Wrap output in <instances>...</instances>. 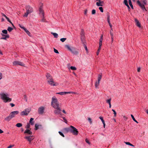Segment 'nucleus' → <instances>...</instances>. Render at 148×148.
Instances as JSON below:
<instances>
[{
	"label": "nucleus",
	"mask_w": 148,
	"mask_h": 148,
	"mask_svg": "<svg viewBox=\"0 0 148 148\" xmlns=\"http://www.w3.org/2000/svg\"><path fill=\"white\" fill-rule=\"evenodd\" d=\"M0 97L5 103L9 102L12 101V99L9 97V94L6 92H2L0 93Z\"/></svg>",
	"instance_id": "nucleus-1"
},
{
	"label": "nucleus",
	"mask_w": 148,
	"mask_h": 148,
	"mask_svg": "<svg viewBox=\"0 0 148 148\" xmlns=\"http://www.w3.org/2000/svg\"><path fill=\"white\" fill-rule=\"evenodd\" d=\"M52 106L55 108H58L59 107V103L56 97L54 96L52 98L51 102Z\"/></svg>",
	"instance_id": "nucleus-2"
},
{
	"label": "nucleus",
	"mask_w": 148,
	"mask_h": 148,
	"mask_svg": "<svg viewBox=\"0 0 148 148\" xmlns=\"http://www.w3.org/2000/svg\"><path fill=\"white\" fill-rule=\"evenodd\" d=\"M81 39L82 43H84L85 42V36L84 30L83 29H81L80 32Z\"/></svg>",
	"instance_id": "nucleus-3"
},
{
	"label": "nucleus",
	"mask_w": 148,
	"mask_h": 148,
	"mask_svg": "<svg viewBox=\"0 0 148 148\" xmlns=\"http://www.w3.org/2000/svg\"><path fill=\"white\" fill-rule=\"evenodd\" d=\"M70 128H71V132L74 135H77L78 134V131L77 129L73 126L71 125Z\"/></svg>",
	"instance_id": "nucleus-4"
},
{
	"label": "nucleus",
	"mask_w": 148,
	"mask_h": 148,
	"mask_svg": "<svg viewBox=\"0 0 148 148\" xmlns=\"http://www.w3.org/2000/svg\"><path fill=\"white\" fill-rule=\"evenodd\" d=\"M30 112V110L29 109L27 108L25 109L24 110L21 112L20 114L21 116L27 115Z\"/></svg>",
	"instance_id": "nucleus-5"
},
{
	"label": "nucleus",
	"mask_w": 148,
	"mask_h": 148,
	"mask_svg": "<svg viewBox=\"0 0 148 148\" xmlns=\"http://www.w3.org/2000/svg\"><path fill=\"white\" fill-rule=\"evenodd\" d=\"M45 107L44 106H40L39 107L38 109V112L39 114H43L44 112L45 109Z\"/></svg>",
	"instance_id": "nucleus-6"
},
{
	"label": "nucleus",
	"mask_w": 148,
	"mask_h": 148,
	"mask_svg": "<svg viewBox=\"0 0 148 148\" xmlns=\"http://www.w3.org/2000/svg\"><path fill=\"white\" fill-rule=\"evenodd\" d=\"M25 9L26 12L29 14L31 13L33 11L32 8L29 5L26 6Z\"/></svg>",
	"instance_id": "nucleus-7"
},
{
	"label": "nucleus",
	"mask_w": 148,
	"mask_h": 148,
	"mask_svg": "<svg viewBox=\"0 0 148 148\" xmlns=\"http://www.w3.org/2000/svg\"><path fill=\"white\" fill-rule=\"evenodd\" d=\"M48 83L51 86H56L58 84H56L55 82L53 81V78L50 80H49L47 81Z\"/></svg>",
	"instance_id": "nucleus-8"
},
{
	"label": "nucleus",
	"mask_w": 148,
	"mask_h": 148,
	"mask_svg": "<svg viewBox=\"0 0 148 148\" xmlns=\"http://www.w3.org/2000/svg\"><path fill=\"white\" fill-rule=\"evenodd\" d=\"M13 64L14 66H16V65H19L21 66H24V64L21 62L19 61H15L13 63Z\"/></svg>",
	"instance_id": "nucleus-9"
},
{
	"label": "nucleus",
	"mask_w": 148,
	"mask_h": 148,
	"mask_svg": "<svg viewBox=\"0 0 148 148\" xmlns=\"http://www.w3.org/2000/svg\"><path fill=\"white\" fill-rule=\"evenodd\" d=\"M39 14L40 16H42V17H44V13L43 10L42 9V6H40L39 8Z\"/></svg>",
	"instance_id": "nucleus-10"
},
{
	"label": "nucleus",
	"mask_w": 148,
	"mask_h": 148,
	"mask_svg": "<svg viewBox=\"0 0 148 148\" xmlns=\"http://www.w3.org/2000/svg\"><path fill=\"white\" fill-rule=\"evenodd\" d=\"M65 47H66L69 51L71 52L72 53H74L73 51L74 50V48H73V47H71L68 45H65Z\"/></svg>",
	"instance_id": "nucleus-11"
},
{
	"label": "nucleus",
	"mask_w": 148,
	"mask_h": 148,
	"mask_svg": "<svg viewBox=\"0 0 148 148\" xmlns=\"http://www.w3.org/2000/svg\"><path fill=\"white\" fill-rule=\"evenodd\" d=\"M19 113V112L18 111H15L11 112L10 114L12 118H13L16 115L18 114Z\"/></svg>",
	"instance_id": "nucleus-12"
},
{
	"label": "nucleus",
	"mask_w": 148,
	"mask_h": 148,
	"mask_svg": "<svg viewBox=\"0 0 148 148\" xmlns=\"http://www.w3.org/2000/svg\"><path fill=\"white\" fill-rule=\"evenodd\" d=\"M137 4L143 10H146L144 5L143 4H142L138 0L137 1Z\"/></svg>",
	"instance_id": "nucleus-13"
},
{
	"label": "nucleus",
	"mask_w": 148,
	"mask_h": 148,
	"mask_svg": "<svg viewBox=\"0 0 148 148\" xmlns=\"http://www.w3.org/2000/svg\"><path fill=\"white\" fill-rule=\"evenodd\" d=\"M20 27L21 28L23 29L26 33L27 34V35L29 36H31L30 33L29 31L27 30L26 28L23 26H21L20 25H19Z\"/></svg>",
	"instance_id": "nucleus-14"
},
{
	"label": "nucleus",
	"mask_w": 148,
	"mask_h": 148,
	"mask_svg": "<svg viewBox=\"0 0 148 148\" xmlns=\"http://www.w3.org/2000/svg\"><path fill=\"white\" fill-rule=\"evenodd\" d=\"M56 110L54 111V113L56 114H60L61 115V109L59 107L58 108H55Z\"/></svg>",
	"instance_id": "nucleus-15"
},
{
	"label": "nucleus",
	"mask_w": 148,
	"mask_h": 148,
	"mask_svg": "<svg viewBox=\"0 0 148 148\" xmlns=\"http://www.w3.org/2000/svg\"><path fill=\"white\" fill-rule=\"evenodd\" d=\"M32 136L31 135H30L29 136H26L25 137V138L27 139L28 141L30 142L33 139V138H32Z\"/></svg>",
	"instance_id": "nucleus-16"
},
{
	"label": "nucleus",
	"mask_w": 148,
	"mask_h": 148,
	"mask_svg": "<svg viewBox=\"0 0 148 148\" xmlns=\"http://www.w3.org/2000/svg\"><path fill=\"white\" fill-rule=\"evenodd\" d=\"M1 35L2 36H3V37L1 38V39H4L6 40L7 38H9V36L8 34L5 35L2 34Z\"/></svg>",
	"instance_id": "nucleus-17"
},
{
	"label": "nucleus",
	"mask_w": 148,
	"mask_h": 148,
	"mask_svg": "<svg viewBox=\"0 0 148 148\" xmlns=\"http://www.w3.org/2000/svg\"><path fill=\"white\" fill-rule=\"evenodd\" d=\"M134 20L136 26L139 28L140 27L141 25L139 21L136 18H135Z\"/></svg>",
	"instance_id": "nucleus-18"
},
{
	"label": "nucleus",
	"mask_w": 148,
	"mask_h": 148,
	"mask_svg": "<svg viewBox=\"0 0 148 148\" xmlns=\"http://www.w3.org/2000/svg\"><path fill=\"white\" fill-rule=\"evenodd\" d=\"M24 133L25 134H27L30 135L32 134V132L29 129H26Z\"/></svg>",
	"instance_id": "nucleus-19"
},
{
	"label": "nucleus",
	"mask_w": 148,
	"mask_h": 148,
	"mask_svg": "<svg viewBox=\"0 0 148 148\" xmlns=\"http://www.w3.org/2000/svg\"><path fill=\"white\" fill-rule=\"evenodd\" d=\"M46 76L47 77V81L49 80H50V79H52V78H53L51 75L49 73H47L46 75Z\"/></svg>",
	"instance_id": "nucleus-20"
},
{
	"label": "nucleus",
	"mask_w": 148,
	"mask_h": 148,
	"mask_svg": "<svg viewBox=\"0 0 148 148\" xmlns=\"http://www.w3.org/2000/svg\"><path fill=\"white\" fill-rule=\"evenodd\" d=\"M103 35L102 34L100 37V39L99 41V46L100 47H101L102 45V42L103 40Z\"/></svg>",
	"instance_id": "nucleus-21"
},
{
	"label": "nucleus",
	"mask_w": 148,
	"mask_h": 148,
	"mask_svg": "<svg viewBox=\"0 0 148 148\" xmlns=\"http://www.w3.org/2000/svg\"><path fill=\"white\" fill-rule=\"evenodd\" d=\"M34 119L32 118H31L30 119L29 123L31 125H33L34 124Z\"/></svg>",
	"instance_id": "nucleus-22"
},
{
	"label": "nucleus",
	"mask_w": 148,
	"mask_h": 148,
	"mask_svg": "<svg viewBox=\"0 0 148 148\" xmlns=\"http://www.w3.org/2000/svg\"><path fill=\"white\" fill-rule=\"evenodd\" d=\"M12 118L10 114L5 119V120L8 121H9Z\"/></svg>",
	"instance_id": "nucleus-23"
},
{
	"label": "nucleus",
	"mask_w": 148,
	"mask_h": 148,
	"mask_svg": "<svg viewBox=\"0 0 148 148\" xmlns=\"http://www.w3.org/2000/svg\"><path fill=\"white\" fill-rule=\"evenodd\" d=\"M100 82L96 81L95 84V87L96 88H98V87L99 84Z\"/></svg>",
	"instance_id": "nucleus-24"
},
{
	"label": "nucleus",
	"mask_w": 148,
	"mask_h": 148,
	"mask_svg": "<svg viewBox=\"0 0 148 148\" xmlns=\"http://www.w3.org/2000/svg\"><path fill=\"white\" fill-rule=\"evenodd\" d=\"M41 126V125H38V124H36L35 125V130H37L38 128V127L39 126Z\"/></svg>",
	"instance_id": "nucleus-25"
},
{
	"label": "nucleus",
	"mask_w": 148,
	"mask_h": 148,
	"mask_svg": "<svg viewBox=\"0 0 148 148\" xmlns=\"http://www.w3.org/2000/svg\"><path fill=\"white\" fill-rule=\"evenodd\" d=\"M51 34H52L54 38H57L58 36V34L55 33H53V32H51Z\"/></svg>",
	"instance_id": "nucleus-26"
},
{
	"label": "nucleus",
	"mask_w": 148,
	"mask_h": 148,
	"mask_svg": "<svg viewBox=\"0 0 148 148\" xmlns=\"http://www.w3.org/2000/svg\"><path fill=\"white\" fill-rule=\"evenodd\" d=\"M128 1H129V5L131 6V8L132 9H133V5H132L131 0H128Z\"/></svg>",
	"instance_id": "nucleus-27"
},
{
	"label": "nucleus",
	"mask_w": 148,
	"mask_h": 148,
	"mask_svg": "<svg viewBox=\"0 0 148 148\" xmlns=\"http://www.w3.org/2000/svg\"><path fill=\"white\" fill-rule=\"evenodd\" d=\"M131 116L133 121L137 123H138V122L135 119L134 116L132 114H131Z\"/></svg>",
	"instance_id": "nucleus-28"
},
{
	"label": "nucleus",
	"mask_w": 148,
	"mask_h": 148,
	"mask_svg": "<svg viewBox=\"0 0 148 148\" xmlns=\"http://www.w3.org/2000/svg\"><path fill=\"white\" fill-rule=\"evenodd\" d=\"M16 126L18 127H20L22 126V124L21 123H18L16 124Z\"/></svg>",
	"instance_id": "nucleus-29"
},
{
	"label": "nucleus",
	"mask_w": 148,
	"mask_h": 148,
	"mask_svg": "<svg viewBox=\"0 0 148 148\" xmlns=\"http://www.w3.org/2000/svg\"><path fill=\"white\" fill-rule=\"evenodd\" d=\"M102 75H101L99 74L98 75V81L100 82L101 79Z\"/></svg>",
	"instance_id": "nucleus-30"
},
{
	"label": "nucleus",
	"mask_w": 148,
	"mask_h": 148,
	"mask_svg": "<svg viewBox=\"0 0 148 148\" xmlns=\"http://www.w3.org/2000/svg\"><path fill=\"white\" fill-rule=\"evenodd\" d=\"M101 2L99 1V2H97L96 3V5L98 6H102V5L101 4Z\"/></svg>",
	"instance_id": "nucleus-31"
},
{
	"label": "nucleus",
	"mask_w": 148,
	"mask_h": 148,
	"mask_svg": "<svg viewBox=\"0 0 148 148\" xmlns=\"http://www.w3.org/2000/svg\"><path fill=\"white\" fill-rule=\"evenodd\" d=\"M83 45H84V48H85V50H86V51H88V49H87V47L86 46V44H85V42L84 43H82Z\"/></svg>",
	"instance_id": "nucleus-32"
},
{
	"label": "nucleus",
	"mask_w": 148,
	"mask_h": 148,
	"mask_svg": "<svg viewBox=\"0 0 148 148\" xmlns=\"http://www.w3.org/2000/svg\"><path fill=\"white\" fill-rule=\"evenodd\" d=\"M71 128H70V127L69 128H65V131H66L67 132H71Z\"/></svg>",
	"instance_id": "nucleus-33"
},
{
	"label": "nucleus",
	"mask_w": 148,
	"mask_h": 148,
	"mask_svg": "<svg viewBox=\"0 0 148 148\" xmlns=\"http://www.w3.org/2000/svg\"><path fill=\"white\" fill-rule=\"evenodd\" d=\"M56 94L60 95H65V92H59L56 93Z\"/></svg>",
	"instance_id": "nucleus-34"
},
{
	"label": "nucleus",
	"mask_w": 148,
	"mask_h": 148,
	"mask_svg": "<svg viewBox=\"0 0 148 148\" xmlns=\"http://www.w3.org/2000/svg\"><path fill=\"white\" fill-rule=\"evenodd\" d=\"M13 29V28L10 27H8L7 29V30L9 32H11Z\"/></svg>",
	"instance_id": "nucleus-35"
},
{
	"label": "nucleus",
	"mask_w": 148,
	"mask_h": 148,
	"mask_svg": "<svg viewBox=\"0 0 148 148\" xmlns=\"http://www.w3.org/2000/svg\"><path fill=\"white\" fill-rule=\"evenodd\" d=\"M124 3L127 7H129V5L128 4L127 1V0H124Z\"/></svg>",
	"instance_id": "nucleus-36"
},
{
	"label": "nucleus",
	"mask_w": 148,
	"mask_h": 148,
	"mask_svg": "<svg viewBox=\"0 0 148 148\" xmlns=\"http://www.w3.org/2000/svg\"><path fill=\"white\" fill-rule=\"evenodd\" d=\"M107 21H108V22H110V16L109 15V14L108 13L107 14Z\"/></svg>",
	"instance_id": "nucleus-37"
},
{
	"label": "nucleus",
	"mask_w": 148,
	"mask_h": 148,
	"mask_svg": "<svg viewBox=\"0 0 148 148\" xmlns=\"http://www.w3.org/2000/svg\"><path fill=\"white\" fill-rule=\"evenodd\" d=\"M30 127V125L29 123H27L26 126V129H29Z\"/></svg>",
	"instance_id": "nucleus-38"
},
{
	"label": "nucleus",
	"mask_w": 148,
	"mask_h": 148,
	"mask_svg": "<svg viewBox=\"0 0 148 148\" xmlns=\"http://www.w3.org/2000/svg\"><path fill=\"white\" fill-rule=\"evenodd\" d=\"M88 121L89 122L90 124H92V121L91 119L90 118V117H88Z\"/></svg>",
	"instance_id": "nucleus-39"
},
{
	"label": "nucleus",
	"mask_w": 148,
	"mask_h": 148,
	"mask_svg": "<svg viewBox=\"0 0 148 148\" xmlns=\"http://www.w3.org/2000/svg\"><path fill=\"white\" fill-rule=\"evenodd\" d=\"M70 69L73 70H76L77 69L75 67L73 66H71Z\"/></svg>",
	"instance_id": "nucleus-40"
},
{
	"label": "nucleus",
	"mask_w": 148,
	"mask_h": 148,
	"mask_svg": "<svg viewBox=\"0 0 148 148\" xmlns=\"http://www.w3.org/2000/svg\"><path fill=\"white\" fill-rule=\"evenodd\" d=\"M125 143L126 145H129L132 146L134 147V145H133L132 144H131L129 142H126Z\"/></svg>",
	"instance_id": "nucleus-41"
},
{
	"label": "nucleus",
	"mask_w": 148,
	"mask_h": 148,
	"mask_svg": "<svg viewBox=\"0 0 148 148\" xmlns=\"http://www.w3.org/2000/svg\"><path fill=\"white\" fill-rule=\"evenodd\" d=\"M2 32L3 33L5 34H7L8 32L7 31L6 29H4L2 31Z\"/></svg>",
	"instance_id": "nucleus-42"
},
{
	"label": "nucleus",
	"mask_w": 148,
	"mask_h": 148,
	"mask_svg": "<svg viewBox=\"0 0 148 148\" xmlns=\"http://www.w3.org/2000/svg\"><path fill=\"white\" fill-rule=\"evenodd\" d=\"M101 47H100V46H99V48L97 52V55L99 54V51L101 49Z\"/></svg>",
	"instance_id": "nucleus-43"
},
{
	"label": "nucleus",
	"mask_w": 148,
	"mask_h": 148,
	"mask_svg": "<svg viewBox=\"0 0 148 148\" xmlns=\"http://www.w3.org/2000/svg\"><path fill=\"white\" fill-rule=\"evenodd\" d=\"M111 99L110 98V99L107 100L106 102L107 103H108L109 104L111 103Z\"/></svg>",
	"instance_id": "nucleus-44"
},
{
	"label": "nucleus",
	"mask_w": 148,
	"mask_h": 148,
	"mask_svg": "<svg viewBox=\"0 0 148 148\" xmlns=\"http://www.w3.org/2000/svg\"><path fill=\"white\" fill-rule=\"evenodd\" d=\"M29 14V13L26 12V13L23 16V17H27V16Z\"/></svg>",
	"instance_id": "nucleus-45"
},
{
	"label": "nucleus",
	"mask_w": 148,
	"mask_h": 148,
	"mask_svg": "<svg viewBox=\"0 0 148 148\" xmlns=\"http://www.w3.org/2000/svg\"><path fill=\"white\" fill-rule=\"evenodd\" d=\"M58 133H59V134L61 135V136H62V137H64V134H63V133L62 132H60V131H59L58 132Z\"/></svg>",
	"instance_id": "nucleus-46"
},
{
	"label": "nucleus",
	"mask_w": 148,
	"mask_h": 148,
	"mask_svg": "<svg viewBox=\"0 0 148 148\" xmlns=\"http://www.w3.org/2000/svg\"><path fill=\"white\" fill-rule=\"evenodd\" d=\"M108 24H109V25L110 27V28H111V29L112 31V25H111V24L110 23V22H108Z\"/></svg>",
	"instance_id": "nucleus-47"
},
{
	"label": "nucleus",
	"mask_w": 148,
	"mask_h": 148,
	"mask_svg": "<svg viewBox=\"0 0 148 148\" xmlns=\"http://www.w3.org/2000/svg\"><path fill=\"white\" fill-rule=\"evenodd\" d=\"M96 13V11L95 10L93 9L92 11V14H94Z\"/></svg>",
	"instance_id": "nucleus-48"
},
{
	"label": "nucleus",
	"mask_w": 148,
	"mask_h": 148,
	"mask_svg": "<svg viewBox=\"0 0 148 148\" xmlns=\"http://www.w3.org/2000/svg\"><path fill=\"white\" fill-rule=\"evenodd\" d=\"M99 9L100 10V11L102 12H103V8L102 7H99Z\"/></svg>",
	"instance_id": "nucleus-49"
},
{
	"label": "nucleus",
	"mask_w": 148,
	"mask_h": 148,
	"mask_svg": "<svg viewBox=\"0 0 148 148\" xmlns=\"http://www.w3.org/2000/svg\"><path fill=\"white\" fill-rule=\"evenodd\" d=\"M112 110L114 112V117H116V112L114 110V109H112Z\"/></svg>",
	"instance_id": "nucleus-50"
},
{
	"label": "nucleus",
	"mask_w": 148,
	"mask_h": 148,
	"mask_svg": "<svg viewBox=\"0 0 148 148\" xmlns=\"http://www.w3.org/2000/svg\"><path fill=\"white\" fill-rule=\"evenodd\" d=\"M54 52L56 53H59V52L58 50L54 48Z\"/></svg>",
	"instance_id": "nucleus-51"
},
{
	"label": "nucleus",
	"mask_w": 148,
	"mask_h": 148,
	"mask_svg": "<svg viewBox=\"0 0 148 148\" xmlns=\"http://www.w3.org/2000/svg\"><path fill=\"white\" fill-rule=\"evenodd\" d=\"M112 31L111 29L110 31V34L111 36H113L114 35L112 33Z\"/></svg>",
	"instance_id": "nucleus-52"
},
{
	"label": "nucleus",
	"mask_w": 148,
	"mask_h": 148,
	"mask_svg": "<svg viewBox=\"0 0 148 148\" xmlns=\"http://www.w3.org/2000/svg\"><path fill=\"white\" fill-rule=\"evenodd\" d=\"M24 99H25V101L27 102V97L26 95H24Z\"/></svg>",
	"instance_id": "nucleus-53"
},
{
	"label": "nucleus",
	"mask_w": 148,
	"mask_h": 148,
	"mask_svg": "<svg viewBox=\"0 0 148 148\" xmlns=\"http://www.w3.org/2000/svg\"><path fill=\"white\" fill-rule=\"evenodd\" d=\"M101 121L103 124V127H104V128H105V121H104L103 120V119L102 120H101Z\"/></svg>",
	"instance_id": "nucleus-54"
},
{
	"label": "nucleus",
	"mask_w": 148,
	"mask_h": 148,
	"mask_svg": "<svg viewBox=\"0 0 148 148\" xmlns=\"http://www.w3.org/2000/svg\"><path fill=\"white\" fill-rule=\"evenodd\" d=\"M101 121L103 124V127H104V128H105V121H104L103 120V119L102 120H101Z\"/></svg>",
	"instance_id": "nucleus-55"
},
{
	"label": "nucleus",
	"mask_w": 148,
	"mask_h": 148,
	"mask_svg": "<svg viewBox=\"0 0 148 148\" xmlns=\"http://www.w3.org/2000/svg\"><path fill=\"white\" fill-rule=\"evenodd\" d=\"M85 141L86 142V143H87L88 144H89V145L90 144V143L89 142L88 140L87 139H85Z\"/></svg>",
	"instance_id": "nucleus-56"
},
{
	"label": "nucleus",
	"mask_w": 148,
	"mask_h": 148,
	"mask_svg": "<svg viewBox=\"0 0 148 148\" xmlns=\"http://www.w3.org/2000/svg\"><path fill=\"white\" fill-rule=\"evenodd\" d=\"M60 40L62 42L65 41V38H61L60 39Z\"/></svg>",
	"instance_id": "nucleus-57"
},
{
	"label": "nucleus",
	"mask_w": 148,
	"mask_h": 148,
	"mask_svg": "<svg viewBox=\"0 0 148 148\" xmlns=\"http://www.w3.org/2000/svg\"><path fill=\"white\" fill-rule=\"evenodd\" d=\"M75 93L74 92H65V94L69 93Z\"/></svg>",
	"instance_id": "nucleus-58"
},
{
	"label": "nucleus",
	"mask_w": 148,
	"mask_h": 148,
	"mask_svg": "<svg viewBox=\"0 0 148 148\" xmlns=\"http://www.w3.org/2000/svg\"><path fill=\"white\" fill-rule=\"evenodd\" d=\"M10 105L12 107H13L15 106V105L13 103H10Z\"/></svg>",
	"instance_id": "nucleus-59"
},
{
	"label": "nucleus",
	"mask_w": 148,
	"mask_h": 148,
	"mask_svg": "<svg viewBox=\"0 0 148 148\" xmlns=\"http://www.w3.org/2000/svg\"><path fill=\"white\" fill-rule=\"evenodd\" d=\"M2 78V73H0V80Z\"/></svg>",
	"instance_id": "nucleus-60"
},
{
	"label": "nucleus",
	"mask_w": 148,
	"mask_h": 148,
	"mask_svg": "<svg viewBox=\"0 0 148 148\" xmlns=\"http://www.w3.org/2000/svg\"><path fill=\"white\" fill-rule=\"evenodd\" d=\"M123 118H124V119L125 120H126L127 119V118L125 116H123Z\"/></svg>",
	"instance_id": "nucleus-61"
},
{
	"label": "nucleus",
	"mask_w": 148,
	"mask_h": 148,
	"mask_svg": "<svg viewBox=\"0 0 148 148\" xmlns=\"http://www.w3.org/2000/svg\"><path fill=\"white\" fill-rule=\"evenodd\" d=\"M111 43H112L113 41V36H111Z\"/></svg>",
	"instance_id": "nucleus-62"
},
{
	"label": "nucleus",
	"mask_w": 148,
	"mask_h": 148,
	"mask_svg": "<svg viewBox=\"0 0 148 148\" xmlns=\"http://www.w3.org/2000/svg\"><path fill=\"white\" fill-rule=\"evenodd\" d=\"M140 67H138L137 69V71L138 72H140Z\"/></svg>",
	"instance_id": "nucleus-63"
},
{
	"label": "nucleus",
	"mask_w": 148,
	"mask_h": 148,
	"mask_svg": "<svg viewBox=\"0 0 148 148\" xmlns=\"http://www.w3.org/2000/svg\"><path fill=\"white\" fill-rule=\"evenodd\" d=\"M87 10H86L84 11V14L86 15L87 14Z\"/></svg>",
	"instance_id": "nucleus-64"
}]
</instances>
